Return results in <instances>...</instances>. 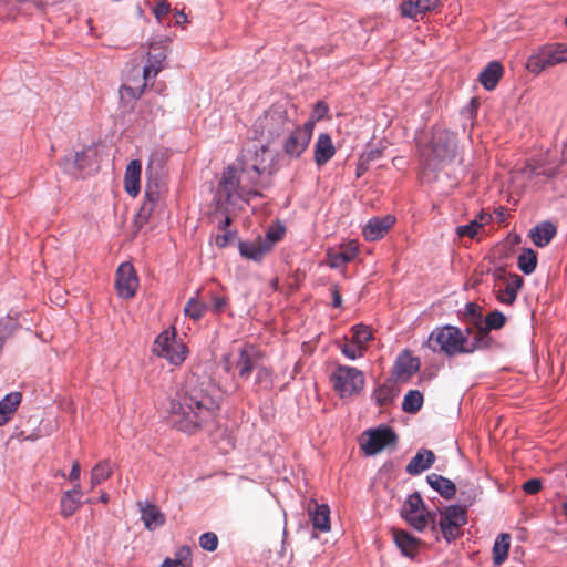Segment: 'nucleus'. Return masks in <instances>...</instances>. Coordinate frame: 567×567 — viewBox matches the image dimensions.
I'll return each instance as SVG.
<instances>
[{"mask_svg": "<svg viewBox=\"0 0 567 567\" xmlns=\"http://www.w3.org/2000/svg\"><path fill=\"white\" fill-rule=\"evenodd\" d=\"M218 403L208 393L199 378L192 374L185 379L177 402L172 405L175 426L192 434L210 423L218 411Z\"/></svg>", "mask_w": 567, "mask_h": 567, "instance_id": "f257e3e1", "label": "nucleus"}, {"mask_svg": "<svg viewBox=\"0 0 567 567\" xmlns=\"http://www.w3.org/2000/svg\"><path fill=\"white\" fill-rule=\"evenodd\" d=\"M485 339L486 331L483 329H477L474 333V340L470 342L458 328L445 326L435 328L429 336L426 344L433 352H442L453 357L486 348Z\"/></svg>", "mask_w": 567, "mask_h": 567, "instance_id": "f03ea898", "label": "nucleus"}, {"mask_svg": "<svg viewBox=\"0 0 567 567\" xmlns=\"http://www.w3.org/2000/svg\"><path fill=\"white\" fill-rule=\"evenodd\" d=\"M456 150L457 141L452 132L434 130L430 142L420 150L421 164L424 169L436 171L455 158Z\"/></svg>", "mask_w": 567, "mask_h": 567, "instance_id": "7ed1b4c3", "label": "nucleus"}, {"mask_svg": "<svg viewBox=\"0 0 567 567\" xmlns=\"http://www.w3.org/2000/svg\"><path fill=\"white\" fill-rule=\"evenodd\" d=\"M567 62V44L549 43L536 49L527 59L526 69L538 75L548 68Z\"/></svg>", "mask_w": 567, "mask_h": 567, "instance_id": "20e7f679", "label": "nucleus"}, {"mask_svg": "<svg viewBox=\"0 0 567 567\" xmlns=\"http://www.w3.org/2000/svg\"><path fill=\"white\" fill-rule=\"evenodd\" d=\"M333 390L340 398L359 394L365 384L364 374L354 367L338 365L330 375Z\"/></svg>", "mask_w": 567, "mask_h": 567, "instance_id": "39448f33", "label": "nucleus"}, {"mask_svg": "<svg viewBox=\"0 0 567 567\" xmlns=\"http://www.w3.org/2000/svg\"><path fill=\"white\" fill-rule=\"evenodd\" d=\"M152 352L166 359L173 365H181L187 357L188 349L184 342L176 339L175 328H172L164 330L156 337Z\"/></svg>", "mask_w": 567, "mask_h": 567, "instance_id": "423d86ee", "label": "nucleus"}, {"mask_svg": "<svg viewBox=\"0 0 567 567\" xmlns=\"http://www.w3.org/2000/svg\"><path fill=\"white\" fill-rule=\"evenodd\" d=\"M218 196L224 198L226 203H231L234 197L249 202L250 197H261L262 194L257 189L250 188L248 184H241L238 171L229 166L223 172L218 186Z\"/></svg>", "mask_w": 567, "mask_h": 567, "instance_id": "0eeeda50", "label": "nucleus"}, {"mask_svg": "<svg viewBox=\"0 0 567 567\" xmlns=\"http://www.w3.org/2000/svg\"><path fill=\"white\" fill-rule=\"evenodd\" d=\"M288 123L285 112L269 110L252 124L254 138H265L270 143L286 131Z\"/></svg>", "mask_w": 567, "mask_h": 567, "instance_id": "6e6552de", "label": "nucleus"}, {"mask_svg": "<svg viewBox=\"0 0 567 567\" xmlns=\"http://www.w3.org/2000/svg\"><path fill=\"white\" fill-rule=\"evenodd\" d=\"M401 516L417 532L424 530L430 523H435V514L426 511L421 495L415 492L404 502Z\"/></svg>", "mask_w": 567, "mask_h": 567, "instance_id": "1a4fd4ad", "label": "nucleus"}, {"mask_svg": "<svg viewBox=\"0 0 567 567\" xmlns=\"http://www.w3.org/2000/svg\"><path fill=\"white\" fill-rule=\"evenodd\" d=\"M466 511L460 505H451L440 513L439 526L444 539L451 543L458 538L463 532L462 527L466 524Z\"/></svg>", "mask_w": 567, "mask_h": 567, "instance_id": "9d476101", "label": "nucleus"}, {"mask_svg": "<svg viewBox=\"0 0 567 567\" xmlns=\"http://www.w3.org/2000/svg\"><path fill=\"white\" fill-rule=\"evenodd\" d=\"M168 45L166 40L150 43L146 62L143 68V87H146L150 83L153 84L157 74L165 69Z\"/></svg>", "mask_w": 567, "mask_h": 567, "instance_id": "9b49d317", "label": "nucleus"}, {"mask_svg": "<svg viewBox=\"0 0 567 567\" xmlns=\"http://www.w3.org/2000/svg\"><path fill=\"white\" fill-rule=\"evenodd\" d=\"M367 439L360 443L367 455H375L388 446H394L398 441L395 432L388 426L368 430L363 433Z\"/></svg>", "mask_w": 567, "mask_h": 567, "instance_id": "f8f14e48", "label": "nucleus"}, {"mask_svg": "<svg viewBox=\"0 0 567 567\" xmlns=\"http://www.w3.org/2000/svg\"><path fill=\"white\" fill-rule=\"evenodd\" d=\"M313 123L306 122L290 132L284 141V152L290 158H298L307 150L312 136Z\"/></svg>", "mask_w": 567, "mask_h": 567, "instance_id": "ddd939ff", "label": "nucleus"}, {"mask_svg": "<svg viewBox=\"0 0 567 567\" xmlns=\"http://www.w3.org/2000/svg\"><path fill=\"white\" fill-rule=\"evenodd\" d=\"M264 353L261 350L251 344L240 348L235 368L241 380H248L251 372L256 370L262 362Z\"/></svg>", "mask_w": 567, "mask_h": 567, "instance_id": "4468645a", "label": "nucleus"}, {"mask_svg": "<svg viewBox=\"0 0 567 567\" xmlns=\"http://www.w3.org/2000/svg\"><path fill=\"white\" fill-rule=\"evenodd\" d=\"M138 287V278L134 267L130 262L120 265L116 271L115 288L121 298L130 299L135 296Z\"/></svg>", "mask_w": 567, "mask_h": 567, "instance_id": "2eb2a0df", "label": "nucleus"}, {"mask_svg": "<svg viewBox=\"0 0 567 567\" xmlns=\"http://www.w3.org/2000/svg\"><path fill=\"white\" fill-rule=\"evenodd\" d=\"M494 276L498 279L507 280L506 287L504 289H499L497 291V299L502 303L512 305L517 298V291L523 286V278L516 274L511 275L508 278L506 277L505 270L498 268Z\"/></svg>", "mask_w": 567, "mask_h": 567, "instance_id": "dca6fc26", "label": "nucleus"}, {"mask_svg": "<svg viewBox=\"0 0 567 567\" xmlns=\"http://www.w3.org/2000/svg\"><path fill=\"white\" fill-rule=\"evenodd\" d=\"M420 369V361L417 358L412 357L409 350H404L396 358L393 375L398 381H408Z\"/></svg>", "mask_w": 567, "mask_h": 567, "instance_id": "f3484780", "label": "nucleus"}, {"mask_svg": "<svg viewBox=\"0 0 567 567\" xmlns=\"http://www.w3.org/2000/svg\"><path fill=\"white\" fill-rule=\"evenodd\" d=\"M358 255V246L349 243L340 246L339 249H329L327 251V264L331 268H341L352 261Z\"/></svg>", "mask_w": 567, "mask_h": 567, "instance_id": "a211bd4d", "label": "nucleus"}, {"mask_svg": "<svg viewBox=\"0 0 567 567\" xmlns=\"http://www.w3.org/2000/svg\"><path fill=\"white\" fill-rule=\"evenodd\" d=\"M394 221L395 218L391 215L371 218L363 228L364 238L371 241L382 238L393 226Z\"/></svg>", "mask_w": 567, "mask_h": 567, "instance_id": "6ab92c4d", "label": "nucleus"}, {"mask_svg": "<svg viewBox=\"0 0 567 567\" xmlns=\"http://www.w3.org/2000/svg\"><path fill=\"white\" fill-rule=\"evenodd\" d=\"M393 540L402 555L414 558L419 551L421 540L402 529H392Z\"/></svg>", "mask_w": 567, "mask_h": 567, "instance_id": "aec40b11", "label": "nucleus"}, {"mask_svg": "<svg viewBox=\"0 0 567 567\" xmlns=\"http://www.w3.org/2000/svg\"><path fill=\"white\" fill-rule=\"evenodd\" d=\"M142 164L137 159L128 163L124 174V188L126 193L136 197L141 190Z\"/></svg>", "mask_w": 567, "mask_h": 567, "instance_id": "412c9836", "label": "nucleus"}, {"mask_svg": "<svg viewBox=\"0 0 567 567\" xmlns=\"http://www.w3.org/2000/svg\"><path fill=\"white\" fill-rule=\"evenodd\" d=\"M435 462V455L431 450L420 449L405 467L410 475H419L429 470Z\"/></svg>", "mask_w": 567, "mask_h": 567, "instance_id": "4be33fe9", "label": "nucleus"}, {"mask_svg": "<svg viewBox=\"0 0 567 567\" xmlns=\"http://www.w3.org/2000/svg\"><path fill=\"white\" fill-rule=\"evenodd\" d=\"M336 154V147L329 134L322 133L315 144V162L318 166L324 165Z\"/></svg>", "mask_w": 567, "mask_h": 567, "instance_id": "5701e85b", "label": "nucleus"}, {"mask_svg": "<svg viewBox=\"0 0 567 567\" xmlns=\"http://www.w3.org/2000/svg\"><path fill=\"white\" fill-rule=\"evenodd\" d=\"M239 251L246 259L260 261L270 251V246L264 243L261 238H257L254 241H240Z\"/></svg>", "mask_w": 567, "mask_h": 567, "instance_id": "b1692460", "label": "nucleus"}, {"mask_svg": "<svg viewBox=\"0 0 567 567\" xmlns=\"http://www.w3.org/2000/svg\"><path fill=\"white\" fill-rule=\"evenodd\" d=\"M503 71V66L498 61H491L480 73V83L487 91L494 90L502 79Z\"/></svg>", "mask_w": 567, "mask_h": 567, "instance_id": "393cba45", "label": "nucleus"}, {"mask_svg": "<svg viewBox=\"0 0 567 567\" xmlns=\"http://www.w3.org/2000/svg\"><path fill=\"white\" fill-rule=\"evenodd\" d=\"M309 516L313 528L320 532L330 530V509L326 504L315 503L309 507Z\"/></svg>", "mask_w": 567, "mask_h": 567, "instance_id": "a878e982", "label": "nucleus"}, {"mask_svg": "<svg viewBox=\"0 0 567 567\" xmlns=\"http://www.w3.org/2000/svg\"><path fill=\"white\" fill-rule=\"evenodd\" d=\"M159 196L158 185L148 181L145 186V200L143 202L138 212L140 218L144 220L150 218L155 208V205L159 200Z\"/></svg>", "mask_w": 567, "mask_h": 567, "instance_id": "bb28decb", "label": "nucleus"}, {"mask_svg": "<svg viewBox=\"0 0 567 567\" xmlns=\"http://www.w3.org/2000/svg\"><path fill=\"white\" fill-rule=\"evenodd\" d=\"M556 231L553 223L543 221L530 230V238L537 247H545L555 237Z\"/></svg>", "mask_w": 567, "mask_h": 567, "instance_id": "cd10ccee", "label": "nucleus"}, {"mask_svg": "<svg viewBox=\"0 0 567 567\" xmlns=\"http://www.w3.org/2000/svg\"><path fill=\"white\" fill-rule=\"evenodd\" d=\"M22 399L20 392H11L0 401V426L9 422Z\"/></svg>", "mask_w": 567, "mask_h": 567, "instance_id": "c85d7f7f", "label": "nucleus"}, {"mask_svg": "<svg viewBox=\"0 0 567 567\" xmlns=\"http://www.w3.org/2000/svg\"><path fill=\"white\" fill-rule=\"evenodd\" d=\"M426 481L429 485L444 498H452L456 493L455 484L442 475L432 473L427 475Z\"/></svg>", "mask_w": 567, "mask_h": 567, "instance_id": "c756f323", "label": "nucleus"}, {"mask_svg": "<svg viewBox=\"0 0 567 567\" xmlns=\"http://www.w3.org/2000/svg\"><path fill=\"white\" fill-rule=\"evenodd\" d=\"M274 386V371L271 368L264 365L262 363L256 369V375L254 381V391L270 392Z\"/></svg>", "mask_w": 567, "mask_h": 567, "instance_id": "7c9ffc66", "label": "nucleus"}, {"mask_svg": "<svg viewBox=\"0 0 567 567\" xmlns=\"http://www.w3.org/2000/svg\"><path fill=\"white\" fill-rule=\"evenodd\" d=\"M511 536L502 533L497 536L493 546V561L496 566L502 565L508 556Z\"/></svg>", "mask_w": 567, "mask_h": 567, "instance_id": "2f4dec72", "label": "nucleus"}, {"mask_svg": "<svg viewBox=\"0 0 567 567\" xmlns=\"http://www.w3.org/2000/svg\"><path fill=\"white\" fill-rule=\"evenodd\" d=\"M142 519L147 529H154L162 526L165 522L164 515L158 507L153 504H147L142 508Z\"/></svg>", "mask_w": 567, "mask_h": 567, "instance_id": "473e14b6", "label": "nucleus"}, {"mask_svg": "<svg viewBox=\"0 0 567 567\" xmlns=\"http://www.w3.org/2000/svg\"><path fill=\"white\" fill-rule=\"evenodd\" d=\"M112 465L107 460L99 462L91 471V487L94 488L112 475Z\"/></svg>", "mask_w": 567, "mask_h": 567, "instance_id": "72a5a7b5", "label": "nucleus"}, {"mask_svg": "<svg viewBox=\"0 0 567 567\" xmlns=\"http://www.w3.org/2000/svg\"><path fill=\"white\" fill-rule=\"evenodd\" d=\"M230 224L231 218L229 216H226L223 220H220L219 230L223 233L217 234L215 237V245L217 247L225 248L234 240L236 233L228 229Z\"/></svg>", "mask_w": 567, "mask_h": 567, "instance_id": "f704fd0d", "label": "nucleus"}, {"mask_svg": "<svg viewBox=\"0 0 567 567\" xmlns=\"http://www.w3.org/2000/svg\"><path fill=\"white\" fill-rule=\"evenodd\" d=\"M81 501L73 493L64 492L60 499V513L63 517L72 516L80 507Z\"/></svg>", "mask_w": 567, "mask_h": 567, "instance_id": "c9c22d12", "label": "nucleus"}, {"mask_svg": "<svg viewBox=\"0 0 567 567\" xmlns=\"http://www.w3.org/2000/svg\"><path fill=\"white\" fill-rule=\"evenodd\" d=\"M423 404V395L417 390H410L403 399L402 410L408 413H416Z\"/></svg>", "mask_w": 567, "mask_h": 567, "instance_id": "e433bc0d", "label": "nucleus"}, {"mask_svg": "<svg viewBox=\"0 0 567 567\" xmlns=\"http://www.w3.org/2000/svg\"><path fill=\"white\" fill-rule=\"evenodd\" d=\"M518 268L525 275H530L534 272L537 266V257L534 250L530 248L524 249L522 254L518 256Z\"/></svg>", "mask_w": 567, "mask_h": 567, "instance_id": "4c0bfd02", "label": "nucleus"}, {"mask_svg": "<svg viewBox=\"0 0 567 567\" xmlns=\"http://www.w3.org/2000/svg\"><path fill=\"white\" fill-rule=\"evenodd\" d=\"M506 322V317L504 316L503 312L498 311V310H494L492 312H489L487 316H486V319H485V328L483 327H480L478 329H483L486 331V347H488V332L489 330H497V329H501L504 327Z\"/></svg>", "mask_w": 567, "mask_h": 567, "instance_id": "58836bf2", "label": "nucleus"}, {"mask_svg": "<svg viewBox=\"0 0 567 567\" xmlns=\"http://www.w3.org/2000/svg\"><path fill=\"white\" fill-rule=\"evenodd\" d=\"M396 395L393 386L382 384L373 392V398L379 406H385L390 404Z\"/></svg>", "mask_w": 567, "mask_h": 567, "instance_id": "ea45409f", "label": "nucleus"}, {"mask_svg": "<svg viewBox=\"0 0 567 567\" xmlns=\"http://www.w3.org/2000/svg\"><path fill=\"white\" fill-rule=\"evenodd\" d=\"M208 309V306L195 298H190L185 305L184 312L186 316L194 320H199L204 317Z\"/></svg>", "mask_w": 567, "mask_h": 567, "instance_id": "a19ab883", "label": "nucleus"}, {"mask_svg": "<svg viewBox=\"0 0 567 567\" xmlns=\"http://www.w3.org/2000/svg\"><path fill=\"white\" fill-rule=\"evenodd\" d=\"M351 331V339L365 349L367 343L372 339V332L370 328L364 324H357L352 327Z\"/></svg>", "mask_w": 567, "mask_h": 567, "instance_id": "79ce46f5", "label": "nucleus"}, {"mask_svg": "<svg viewBox=\"0 0 567 567\" xmlns=\"http://www.w3.org/2000/svg\"><path fill=\"white\" fill-rule=\"evenodd\" d=\"M85 157H86L85 151L75 152L73 155L66 156L63 159L64 169H66L68 172H72V169H76V171L82 169L83 168L82 163L85 159Z\"/></svg>", "mask_w": 567, "mask_h": 567, "instance_id": "37998d69", "label": "nucleus"}, {"mask_svg": "<svg viewBox=\"0 0 567 567\" xmlns=\"http://www.w3.org/2000/svg\"><path fill=\"white\" fill-rule=\"evenodd\" d=\"M365 349L358 344L352 339L349 342H346L341 347V352L349 359L354 360L357 358H361L363 355V351Z\"/></svg>", "mask_w": 567, "mask_h": 567, "instance_id": "c03bdc74", "label": "nucleus"}, {"mask_svg": "<svg viewBox=\"0 0 567 567\" xmlns=\"http://www.w3.org/2000/svg\"><path fill=\"white\" fill-rule=\"evenodd\" d=\"M199 546L208 551H215L218 547V537L213 532H206L199 537Z\"/></svg>", "mask_w": 567, "mask_h": 567, "instance_id": "a18cd8bd", "label": "nucleus"}, {"mask_svg": "<svg viewBox=\"0 0 567 567\" xmlns=\"http://www.w3.org/2000/svg\"><path fill=\"white\" fill-rule=\"evenodd\" d=\"M400 12L402 17L416 19L417 14H421L419 6H416V1L413 0H404L400 4Z\"/></svg>", "mask_w": 567, "mask_h": 567, "instance_id": "49530a36", "label": "nucleus"}, {"mask_svg": "<svg viewBox=\"0 0 567 567\" xmlns=\"http://www.w3.org/2000/svg\"><path fill=\"white\" fill-rule=\"evenodd\" d=\"M482 226L483 223H478L477 219H474L467 225L458 226L456 228V234L460 237L473 238L477 234L478 228H481Z\"/></svg>", "mask_w": 567, "mask_h": 567, "instance_id": "de8ad7c7", "label": "nucleus"}, {"mask_svg": "<svg viewBox=\"0 0 567 567\" xmlns=\"http://www.w3.org/2000/svg\"><path fill=\"white\" fill-rule=\"evenodd\" d=\"M209 299L212 301V311L220 313L225 310L228 299L225 296H219L215 292H209Z\"/></svg>", "mask_w": 567, "mask_h": 567, "instance_id": "09e8293b", "label": "nucleus"}, {"mask_svg": "<svg viewBox=\"0 0 567 567\" xmlns=\"http://www.w3.org/2000/svg\"><path fill=\"white\" fill-rule=\"evenodd\" d=\"M264 169H261L258 165H252L250 171H246L245 174L248 178V183L252 187L261 186L260 176Z\"/></svg>", "mask_w": 567, "mask_h": 567, "instance_id": "8fccbe9b", "label": "nucleus"}, {"mask_svg": "<svg viewBox=\"0 0 567 567\" xmlns=\"http://www.w3.org/2000/svg\"><path fill=\"white\" fill-rule=\"evenodd\" d=\"M365 162H374L383 156V148L382 147H374L369 146L363 154L361 155Z\"/></svg>", "mask_w": 567, "mask_h": 567, "instance_id": "3c124183", "label": "nucleus"}, {"mask_svg": "<svg viewBox=\"0 0 567 567\" xmlns=\"http://www.w3.org/2000/svg\"><path fill=\"white\" fill-rule=\"evenodd\" d=\"M169 11H171V4L167 0L158 1L155 4V7L153 8V13L157 20H161L163 17L168 14Z\"/></svg>", "mask_w": 567, "mask_h": 567, "instance_id": "603ef678", "label": "nucleus"}, {"mask_svg": "<svg viewBox=\"0 0 567 567\" xmlns=\"http://www.w3.org/2000/svg\"><path fill=\"white\" fill-rule=\"evenodd\" d=\"M542 489V482L538 478H530L523 484V491L526 494L534 495Z\"/></svg>", "mask_w": 567, "mask_h": 567, "instance_id": "864d4df0", "label": "nucleus"}, {"mask_svg": "<svg viewBox=\"0 0 567 567\" xmlns=\"http://www.w3.org/2000/svg\"><path fill=\"white\" fill-rule=\"evenodd\" d=\"M190 555H192V550H190L189 546L185 545V546H182L178 548V550L175 554V559H173V560L176 561L178 566L187 565L186 560H188L190 558Z\"/></svg>", "mask_w": 567, "mask_h": 567, "instance_id": "5fc2aeb1", "label": "nucleus"}, {"mask_svg": "<svg viewBox=\"0 0 567 567\" xmlns=\"http://www.w3.org/2000/svg\"><path fill=\"white\" fill-rule=\"evenodd\" d=\"M439 0H416V6H419L421 13L434 10Z\"/></svg>", "mask_w": 567, "mask_h": 567, "instance_id": "6e6d98bb", "label": "nucleus"}, {"mask_svg": "<svg viewBox=\"0 0 567 567\" xmlns=\"http://www.w3.org/2000/svg\"><path fill=\"white\" fill-rule=\"evenodd\" d=\"M465 316L472 319H478L481 318V308L476 303L470 302L465 307Z\"/></svg>", "mask_w": 567, "mask_h": 567, "instance_id": "4d7b16f0", "label": "nucleus"}, {"mask_svg": "<svg viewBox=\"0 0 567 567\" xmlns=\"http://www.w3.org/2000/svg\"><path fill=\"white\" fill-rule=\"evenodd\" d=\"M281 231L270 230L267 233L266 238L262 239V241L269 244L271 249L274 244L281 239Z\"/></svg>", "mask_w": 567, "mask_h": 567, "instance_id": "13d9d810", "label": "nucleus"}, {"mask_svg": "<svg viewBox=\"0 0 567 567\" xmlns=\"http://www.w3.org/2000/svg\"><path fill=\"white\" fill-rule=\"evenodd\" d=\"M331 296H332V306L334 308H339L342 305V298L339 290V287L337 285H333L331 287Z\"/></svg>", "mask_w": 567, "mask_h": 567, "instance_id": "bf43d9fd", "label": "nucleus"}, {"mask_svg": "<svg viewBox=\"0 0 567 567\" xmlns=\"http://www.w3.org/2000/svg\"><path fill=\"white\" fill-rule=\"evenodd\" d=\"M328 106L323 102H317L313 109V115L317 117V120L322 118L328 113Z\"/></svg>", "mask_w": 567, "mask_h": 567, "instance_id": "052dcab7", "label": "nucleus"}, {"mask_svg": "<svg viewBox=\"0 0 567 567\" xmlns=\"http://www.w3.org/2000/svg\"><path fill=\"white\" fill-rule=\"evenodd\" d=\"M80 474H81L80 463H79V461H74L72 463V468L69 474V480L72 482H78V481H80Z\"/></svg>", "mask_w": 567, "mask_h": 567, "instance_id": "680f3d73", "label": "nucleus"}, {"mask_svg": "<svg viewBox=\"0 0 567 567\" xmlns=\"http://www.w3.org/2000/svg\"><path fill=\"white\" fill-rule=\"evenodd\" d=\"M370 163L365 162L362 156H360L358 164H357V177H361L368 169H369Z\"/></svg>", "mask_w": 567, "mask_h": 567, "instance_id": "e2e57ef3", "label": "nucleus"}, {"mask_svg": "<svg viewBox=\"0 0 567 567\" xmlns=\"http://www.w3.org/2000/svg\"><path fill=\"white\" fill-rule=\"evenodd\" d=\"M187 21L186 14L183 11H178L175 14V23L183 24Z\"/></svg>", "mask_w": 567, "mask_h": 567, "instance_id": "0e129e2a", "label": "nucleus"}, {"mask_svg": "<svg viewBox=\"0 0 567 567\" xmlns=\"http://www.w3.org/2000/svg\"><path fill=\"white\" fill-rule=\"evenodd\" d=\"M68 492L73 493L74 497H78L80 499L82 496L80 482L79 481L74 482V488L72 491H68Z\"/></svg>", "mask_w": 567, "mask_h": 567, "instance_id": "69168bd1", "label": "nucleus"}, {"mask_svg": "<svg viewBox=\"0 0 567 567\" xmlns=\"http://www.w3.org/2000/svg\"><path fill=\"white\" fill-rule=\"evenodd\" d=\"M159 567H178V565L173 559L166 558Z\"/></svg>", "mask_w": 567, "mask_h": 567, "instance_id": "338daca9", "label": "nucleus"}, {"mask_svg": "<svg viewBox=\"0 0 567 567\" xmlns=\"http://www.w3.org/2000/svg\"><path fill=\"white\" fill-rule=\"evenodd\" d=\"M491 216L488 214H480L476 218L478 223H483V226L489 220Z\"/></svg>", "mask_w": 567, "mask_h": 567, "instance_id": "774afa93", "label": "nucleus"}]
</instances>
